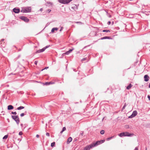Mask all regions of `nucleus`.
<instances>
[{"label": "nucleus", "instance_id": "nucleus-1", "mask_svg": "<svg viewBox=\"0 0 150 150\" xmlns=\"http://www.w3.org/2000/svg\"><path fill=\"white\" fill-rule=\"evenodd\" d=\"M31 11V7H28L22 8L21 11L22 13H28L30 12Z\"/></svg>", "mask_w": 150, "mask_h": 150}, {"label": "nucleus", "instance_id": "nucleus-2", "mask_svg": "<svg viewBox=\"0 0 150 150\" xmlns=\"http://www.w3.org/2000/svg\"><path fill=\"white\" fill-rule=\"evenodd\" d=\"M132 134L129 133L128 132H125L121 133L118 134V136L122 137L123 136H131Z\"/></svg>", "mask_w": 150, "mask_h": 150}, {"label": "nucleus", "instance_id": "nucleus-3", "mask_svg": "<svg viewBox=\"0 0 150 150\" xmlns=\"http://www.w3.org/2000/svg\"><path fill=\"white\" fill-rule=\"evenodd\" d=\"M72 1V0H58L60 3L64 4H68Z\"/></svg>", "mask_w": 150, "mask_h": 150}, {"label": "nucleus", "instance_id": "nucleus-4", "mask_svg": "<svg viewBox=\"0 0 150 150\" xmlns=\"http://www.w3.org/2000/svg\"><path fill=\"white\" fill-rule=\"evenodd\" d=\"M12 117L14 120L16 122L18 125L20 122L18 116L17 115H12Z\"/></svg>", "mask_w": 150, "mask_h": 150}, {"label": "nucleus", "instance_id": "nucleus-5", "mask_svg": "<svg viewBox=\"0 0 150 150\" xmlns=\"http://www.w3.org/2000/svg\"><path fill=\"white\" fill-rule=\"evenodd\" d=\"M94 147V145L91 144V145L87 146L85 147L84 149V150H89L90 149Z\"/></svg>", "mask_w": 150, "mask_h": 150}, {"label": "nucleus", "instance_id": "nucleus-6", "mask_svg": "<svg viewBox=\"0 0 150 150\" xmlns=\"http://www.w3.org/2000/svg\"><path fill=\"white\" fill-rule=\"evenodd\" d=\"M20 18L24 21L27 22L29 21V19L27 17L22 16L20 17Z\"/></svg>", "mask_w": 150, "mask_h": 150}, {"label": "nucleus", "instance_id": "nucleus-7", "mask_svg": "<svg viewBox=\"0 0 150 150\" xmlns=\"http://www.w3.org/2000/svg\"><path fill=\"white\" fill-rule=\"evenodd\" d=\"M137 111H136V110L134 111L133 112V113H132V115L129 117V118H133V117H134L135 116H136L137 115Z\"/></svg>", "mask_w": 150, "mask_h": 150}, {"label": "nucleus", "instance_id": "nucleus-8", "mask_svg": "<svg viewBox=\"0 0 150 150\" xmlns=\"http://www.w3.org/2000/svg\"><path fill=\"white\" fill-rule=\"evenodd\" d=\"M78 6L76 5L73 4L72 5L71 8L72 11H76L78 9Z\"/></svg>", "mask_w": 150, "mask_h": 150}, {"label": "nucleus", "instance_id": "nucleus-9", "mask_svg": "<svg viewBox=\"0 0 150 150\" xmlns=\"http://www.w3.org/2000/svg\"><path fill=\"white\" fill-rule=\"evenodd\" d=\"M47 48V46H45V47L43 48L42 49L39 50L36 52V53H39L40 52H41L44 51L45 49Z\"/></svg>", "mask_w": 150, "mask_h": 150}, {"label": "nucleus", "instance_id": "nucleus-10", "mask_svg": "<svg viewBox=\"0 0 150 150\" xmlns=\"http://www.w3.org/2000/svg\"><path fill=\"white\" fill-rule=\"evenodd\" d=\"M13 11L16 13H18L20 12L19 9L14 8L13 9Z\"/></svg>", "mask_w": 150, "mask_h": 150}, {"label": "nucleus", "instance_id": "nucleus-11", "mask_svg": "<svg viewBox=\"0 0 150 150\" xmlns=\"http://www.w3.org/2000/svg\"><path fill=\"white\" fill-rule=\"evenodd\" d=\"M144 81H149V77L147 75H146L144 76Z\"/></svg>", "mask_w": 150, "mask_h": 150}, {"label": "nucleus", "instance_id": "nucleus-12", "mask_svg": "<svg viewBox=\"0 0 150 150\" xmlns=\"http://www.w3.org/2000/svg\"><path fill=\"white\" fill-rule=\"evenodd\" d=\"M101 141H97L95 143L92 144H93L94 145V147L96 146H97L98 145L101 144Z\"/></svg>", "mask_w": 150, "mask_h": 150}, {"label": "nucleus", "instance_id": "nucleus-13", "mask_svg": "<svg viewBox=\"0 0 150 150\" xmlns=\"http://www.w3.org/2000/svg\"><path fill=\"white\" fill-rule=\"evenodd\" d=\"M13 107L11 105H10L8 106V110H11L13 109Z\"/></svg>", "mask_w": 150, "mask_h": 150}, {"label": "nucleus", "instance_id": "nucleus-14", "mask_svg": "<svg viewBox=\"0 0 150 150\" xmlns=\"http://www.w3.org/2000/svg\"><path fill=\"white\" fill-rule=\"evenodd\" d=\"M72 138L71 137H69L68 138L67 142V144H68L72 141Z\"/></svg>", "mask_w": 150, "mask_h": 150}, {"label": "nucleus", "instance_id": "nucleus-15", "mask_svg": "<svg viewBox=\"0 0 150 150\" xmlns=\"http://www.w3.org/2000/svg\"><path fill=\"white\" fill-rule=\"evenodd\" d=\"M58 29L57 28H53L51 30V32L52 33H53L55 30H57Z\"/></svg>", "mask_w": 150, "mask_h": 150}, {"label": "nucleus", "instance_id": "nucleus-16", "mask_svg": "<svg viewBox=\"0 0 150 150\" xmlns=\"http://www.w3.org/2000/svg\"><path fill=\"white\" fill-rule=\"evenodd\" d=\"M24 108V107L22 106H21L17 108V109L18 110H20L22 109H23Z\"/></svg>", "mask_w": 150, "mask_h": 150}, {"label": "nucleus", "instance_id": "nucleus-17", "mask_svg": "<svg viewBox=\"0 0 150 150\" xmlns=\"http://www.w3.org/2000/svg\"><path fill=\"white\" fill-rule=\"evenodd\" d=\"M132 85L131 84H129V85L127 87V89H129L132 87Z\"/></svg>", "mask_w": 150, "mask_h": 150}, {"label": "nucleus", "instance_id": "nucleus-18", "mask_svg": "<svg viewBox=\"0 0 150 150\" xmlns=\"http://www.w3.org/2000/svg\"><path fill=\"white\" fill-rule=\"evenodd\" d=\"M66 129V128L65 127H63L62 130L60 132V133L62 134L64 131H65Z\"/></svg>", "mask_w": 150, "mask_h": 150}, {"label": "nucleus", "instance_id": "nucleus-19", "mask_svg": "<svg viewBox=\"0 0 150 150\" xmlns=\"http://www.w3.org/2000/svg\"><path fill=\"white\" fill-rule=\"evenodd\" d=\"M109 38H110L108 37L105 36V37H103L102 38H101V39L103 40V39H109Z\"/></svg>", "mask_w": 150, "mask_h": 150}, {"label": "nucleus", "instance_id": "nucleus-20", "mask_svg": "<svg viewBox=\"0 0 150 150\" xmlns=\"http://www.w3.org/2000/svg\"><path fill=\"white\" fill-rule=\"evenodd\" d=\"M100 134H103L105 133V131L104 130H102L100 132Z\"/></svg>", "mask_w": 150, "mask_h": 150}, {"label": "nucleus", "instance_id": "nucleus-21", "mask_svg": "<svg viewBox=\"0 0 150 150\" xmlns=\"http://www.w3.org/2000/svg\"><path fill=\"white\" fill-rule=\"evenodd\" d=\"M70 53V52H69V51H68L67 52L65 53H63V55H64L66 54H69Z\"/></svg>", "mask_w": 150, "mask_h": 150}, {"label": "nucleus", "instance_id": "nucleus-22", "mask_svg": "<svg viewBox=\"0 0 150 150\" xmlns=\"http://www.w3.org/2000/svg\"><path fill=\"white\" fill-rule=\"evenodd\" d=\"M55 143L54 142H53L51 144V146L52 147H53L55 145Z\"/></svg>", "mask_w": 150, "mask_h": 150}, {"label": "nucleus", "instance_id": "nucleus-23", "mask_svg": "<svg viewBox=\"0 0 150 150\" xmlns=\"http://www.w3.org/2000/svg\"><path fill=\"white\" fill-rule=\"evenodd\" d=\"M103 32H110V30H103Z\"/></svg>", "mask_w": 150, "mask_h": 150}, {"label": "nucleus", "instance_id": "nucleus-24", "mask_svg": "<svg viewBox=\"0 0 150 150\" xmlns=\"http://www.w3.org/2000/svg\"><path fill=\"white\" fill-rule=\"evenodd\" d=\"M8 137V135H5L3 137V139H6Z\"/></svg>", "mask_w": 150, "mask_h": 150}, {"label": "nucleus", "instance_id": "nucleus-25", "mask_svg": "<svg viewBox=\"0 0 150 150\" xmlns=\"http://www.w3.org/2000/svg\"><path fill=\"white\" fill-rule=\"evenodd\" d=\"M113 137H109V138H108L107 139V141H109V140H110V139H111L112 138H113Z\"/></svg>", "mask_w": 150, "mask_h": 150}, {"label": "nucleus", "instance_id": "nucleus-26", "mask_svg": "<svg viewBox=\"0 0 150 150\" xmlns=\"http://www.w3.org/2000/svg\"><path fill=\"white\" fill-rule=\"evenodd\" d=\"M11 113L13 115H16L17 114L16 112H12Z\"/></svg>", "mask_w": 150, "mask_h": 150}, {"label": "nucleus", "instance_id": "nucleus-27", "mask_svg": "<svg viewBox=\"0 0 150 150\" xmlns=\"http://www.w3.org/2000/svg\"><path fill=\"white\" fill-rule=\"evenodd\" d=\"M54 83H52L51 82H47V85H49L51 84H53Z\"/></svg>", "mask_w": 150, "mask_h": 150}, {"label": "nucleus", "instance_id": "nucleus-28", "mask_svg": "<svg viewBox=\"0 0 150 150\" xmlns=\"http://www.w3.org/2000/svg\"><path fill=\"white\" fill-rule=\"evenodd\" d=\"M19 135H22L23 133L21 131L19 132Z\"/></svg>", "mask_w": 150, "mask_h": 150}, {"label": "nucleus", "instance_id": "nucleus-29", "mask_svg": "<svg viewBox=\"0 0 150 150\" xmlns=\"http://www.w3.org/2000/svg\"><path fill=\"white\" fill-rule=\"evenodd\" d=\"M24 113H22L21 114V115H20V116L21 117H23V116H24Z\"/></svg>", "mask_w": 150, "mask_h": 150}, {"label": "nucleus", "instance_id": "nucleus-30", "mask_svg": "<svg viewBox=\"0 0 150 150\" xmlns=\"http://www.w3.org/2000/svg\"><path fill=\"white\" fill-rule=\"evenodd\" d=\"M105 140H103L100 141H101V143H103L105 142Z\"/></svg>", "mask_w": 150, "mask_h": 150}, {"label": "nucleus", "instance_id": "nucleus-31", "mask_svg": "<svg viewBox=\"0 0 150 150\" xmlns=\"http://www.w3.org/2000/svg\"><path fill=\"white\" fill-rule=\"evenodd\" d=\"M74 50V49H70L68 51L69 52H70V53L72 51Z\"/></svg>", "mask_w": 150, "mask_h": 150}, {"label": "nucleus", "instance_id": "nucleus-32", "mask_svg": "<svg viewBox=\"0 0 150 150\" xmlns=\"http://www.w3.org/2000/svg\"><path fill=\"white\" fill-rule=\"evenodd\" d=\"M148 98L149 99V100H150V96L149 95L148 96Z\"/></svg>", "mask_w": 150, "mask_h": 150}, {"label": "nucleus", "instance_id": "nucleus-33", "mask_svg": "<svg viewBox=\"0 0 150 150\" xmlns=\"http://www.w3.org/2000/svg\"><path fill=\"white\" fill-rule=\"evenodd\" d=\"M86 58H83V59H82V61H84V60H86Z\"/></svg>", "mask_w": 150, "mask_h": 150}, {"label": "nucleus", "instance_id": "nucleus-34", "mask_svg": "<svg viewBox=\"0 0 150 150\" xmlns=\"http://www.w3.org/2000/svg\"><path fill=\"white\" fill-rule=\"evenodd\" d=\"M37 62H38L37 61H35V64H36V65H37Z\"/></svg>", "mask_w": 150, "mask_h": 150}, {"label": "nucleus", "instance_id": "nucleus-35", "mask_svg": "<svg viewBox=\"0 0 150 150\" xmlns=\"http://www.w3.org/2000/svg\"><path fill=\"white\" fill-rule=\"evenodd\" d=\"M51 11V10L50 9H48L47 10V12H48L49 13Z\"/></svg>", "mask_w": 150, "mask_h": 150}, {"label": "nucleus", "instance_id": "nucleus-36", "mask_svg": "<svg viewBox=\"0 0 150 150\" xmlns=\"http://www.w3.org/2000/svg\"><path fill=\"white\" fill-rule=\"evenodd\" d=\"M36 137H37V138H39V135L38 134H37L36 135Z\"/></svg>", "mask_w": 150, "mask_h": 150}, {"label": "nucleus", "instance_id": "nucleus-37", "mask_svg": "<svg viewBox=\"0 0 150 150\" xmlns=\"http://www.w3.org/2000/svg\"><path fill=\"white\" fill-rule=\"evenodd\" d=\"M125 107V105L122 108V110L123 109H124Z\"/></svg>", "mask_w": 150, "mask_h": 150}, {"label": "nucleus", "instance_id": "nucleus-38", "mask_svg": "<svg viewBox=\"0 0 150 150\" xmlns=\"http://www.w3.org/2000/svg\"><path fill=\"white\" fill-rule=\"evenodd\" d=\"M63 29V28L62 27H61V29H60V31H61Z\"/></svg>", "mask_w": 150, "mask_h": 150}, {"label": "nucleus", "instance_id": "nucleus-39", "mask_svg": "<svg viewBox=\"0 0 150 150\" xmlns=\"http://www.w3.org/2000/svg\"><path fill=\"white\" fill-rule=\"evenodd\" d=\"M134 150H138V148L137 147H136L134 149Z\"/></svg>", "mask_w": 150, "mask_h": 150}, {"label": "nucleus", "instance_id": "nucleus-40", "mask_svg": "<svg viewBox=\"0 0 150 150\" xmlns=\"http://www.w3.org/2000/svg\"><path fill=\"white\" fill-rule=\"evenodd\" d=\"M43 10V9L42 8H41L40 9V11H42Z\"/></svg>", "mask_w": 150, "mask_h": 150}, {"label": "nucleus", "instance_id": "nucleus-41", "mask_svg": "<svg viewBox=\"0 0 150 150\" xmlns=\"http://www.w3.org/2000/svg\"><path fill=\"white\" fill-rule=\"evenodd\" d=\"M110 23H111V22H110V21H109V22H108V24H110Z\"/></svg>", "mask_w": 150, "mask_h": 150}, {"label": "nucleus", "instance_id": "nucleus-42", "mask_svg": "<svg viewBox=\"0 0 150 150\" xmlns=\"http://www.w3.org/2000/svg\"><path fill=\"white\" fill-rule=\"evenodd\" d=\"M81 134L82 135V136H83V132H82V133H81Z\"/></svg>", "mask_w": 150, "mask_h": 150}, {"label": "nucleus", "instance_id": "nucleus-43", "mask_svg": "<svg viewBox=\"0 0 150 150\" xmlns=\"http://www.w3.org/2000/svg\"><path fill=\"white\" fill-rule=\"evenodd\" d=\"M50 136V134L49 133H47V136Z\"/></svg>", "mask_w": 150, "mask_h": 150}, {"label": "nucleus", "instance_id": "nucleus-44", "mask_svg": "<svg viewBox=\"0 0 150 150\" xmlns=\"http://www.w3.org/2000/svg\"><path fill=\"white\" fill-rule=\"evenodd\" d=\"M4 40V39H2V40H1V42H2Z\"/></svg>", "mask_w": 150, "mask_h": 150}, {"label": "nucleus", "instance_id": "nucleus-45", "mask_svg": "<svg viewBox=\"0 0 150 150\" xmlns=\"http://www.w3.org/2000/svg\"><path fill=\"white\" fill-rule=\"evenodd\" d=\"M45 85H47V82H45Z\"/></svg>", "mask_w": 150, "mask_h": 150}, {"label": "nucleus", "instance_id": "nucleus-46", "mask_svg": "<svg viewBox=\"0 0 150 150\" xmlns=\"http://www.w3.org/2000/svg\"><path fill=\"white\" fill-rule=\"evenodd\" d=\"M149 88H150V84H149Z\"/></svg>", "mask_w": 150, "mask_h": 150}, {"label": "nucleus", "instance_id": "nucleus-47", "mask_svg": "<svg viewBox=\"0 0 150 150\" xmlns=\"http://www.w3.org/2000/svg\"><path fill=\"white\" fill-rule=\"evenodd\" d=\"M47 67H45V69H47Z\"/></svg>", "mask_w": 150, "mask_h": 150}, {"label": "nucleus", "instance_id": "nucleus-48", "mask_svg": "<svg viewBox=\"0 0 150 150\" xmlns=\"http://www.w3.org/2000/svg\"><path fill=\"white\" fill-rule=\"evenodd\" d=\"M46 134L47 135V133H46Z\"/></svg>", "mask_w": 150, "mask_h": 150}]
</instances>
